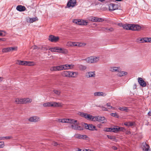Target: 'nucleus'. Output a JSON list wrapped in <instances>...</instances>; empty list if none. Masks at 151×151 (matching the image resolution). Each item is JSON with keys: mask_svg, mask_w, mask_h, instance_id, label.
I'll list each match as a JSON object with an SVG mask.
<instances>
[{"mask_svg": "<svg viewBox=\"0 0 151 151\" xmlns=\"http://www.w3.org/2000/svg\"><path fill=\"white\" fill-rule=\"evenodd\" d=\"M59 37L55 36L53 35H50L49 37V40L52 42H56L59 40Z\"/></svg>", "mask_w": 151, "mask_h": 151, "instance_id": "6", "label": "nucleus"}, {"mask_svg": "<svg viewBox=\"0 0 151 151\" xmlns=\"http://www.w3.org/2000/svg\"><path fill=\"white\" fill-rule=\"evenodd\" d=\"M119 132L122 131L123 132L125 130L124 128L123 127H119Z\"/></svg>", "mask_w": 151, "mask_h": 151, "instance_id": "51", "label": "nucleus"}, {"mask_svg": "<svg viewBox=\"0 0 151 151\" xmlns=\"http://www.w3.org/2000/svg\"><path fill=\"white\" fill-rule=\"evenodd\" d=\"M63 67V70H66L69 69V65L68 64H65L62 65Z\"/></svg>", "mask_w": 151, "mask_h": 151, "instance_id": "34", "label": "nucleus"}, {"mask_svg": "<svg viewBox=\"0 0 151 151\" xmlns=\"http://www.w3.org/2000/svg\"><path fill=\"white\" fill-rule=\"evenodd\" d=\"M50 70L51 71H57L56 66H53L51 67L50 68Z\"/></svg>", "mask_w": 151, "mask_h": 151, "instance_id": "46", "label": "nucleus"}, {"mask_svg": "<svg viewBox=\"0 0 151 151\" xmlns=\"http://www.w3.org/2000/svg\"><path fill=\"white\" fill-rule=\"evenodd\" d=\"M94 72H90L86 73V76L87 78L94 77L95 76Z\"/></svg>", "mask_w": 151, "mask_h": 151, "instance_id": "20", "label": "nucleus"}, {"mask_svg": "<svg viewBox=\"0 0 151 151\" xmlns=\"http://www.w3.org/2000/svg\"><path fill=\"white\" fill-rule=\"evenodd\" d=\"M126 134H131V132L129 131H127L126 132Z\"/></svg>", "mask_w": 151, "mask_h": 151, "instance_id": "63", "label": "nucleus"}, {"mask_svg": "<svg viewBox=\"0 0 151 151\" xmlns=\"http://www.w3.org/2000/svg\"><path fill=\"white\" fill-rule=\"evenodd\" d=\"M6 32L3 30H0V36H5Z\"/></svg>", "mask_w": 151, "mask_h": 151, "instance_id": "40", "label": "nucleus"}, {"mask_svg": "<svg viewBox=\"0 0 151 151\" xmlns=\"http://www.w3.org/2000/svg\"><path fill=\"white\" fill-rule=\"evenodd\" d=\"M71 127L72 128L76 130H82L83 129L82 127L77 124H72Z\"/></svg>", "mask_w": 151, "mask_h": 151, "instance_id": "11", "label": "nucleus"}, {"mask_svg": "<svg viewBox=\"0 0 151 151\" xmlns=\"http://www.w3.org/2000/svg\"><path fill=\"white\" fill-rule=\"evenodd\" d=\"M74 137L76 138L84 140H87V139L88 138V137L86 135H81L78 134H75Z\"/></svg>", "mask_w": 151, "mask_h": 151, "instance_id": "7", "label": "nucleus"}, {"mask_svg": "<svg viewBox=\"0 0 151 151\" xmlns=\"http://www.w3.org/2000/svg\"><path fill=\"white\" fill-rule=\"evenodd\" d=\"M132 29L133 31H139L141 29V27L139 25L137 24H132Z\"/></svg>", "mask_w": 151, "mask_h": 151, "instance_id": "13", "label": "nucleus"}, {"mask_svg": "<svg viewBox=\"0 0 151 151\" xmlns=\"http://www.w3.org/2000/svg\"><path fill=\"white\" fill-rule=\"evenodd\" d=\"M137 88V85L136 83H134L133 86V88L134 89H135Z\"/></svg>", "mask_w": 151, "mask_h": 151, "instance_id": "64", "label": "nucleus"}, {"mask_svg": "<svg viewBox=\"0 0 151 151\" xmlns=\"http://www.w3.org/2000/svg\"><path fill=\"white\" fill-rule=\"evenodd\" d=\"M10 49V51L11 50H17V47H9Z\"/></svg>", "mask_w": 151, "mask_h": 151, "instance_id": "47", "label": "nucleus"}, {"mask_svg": "<svg viewBox=\"0 0 151 151\" xmlns=\"http://www.w3.org/2000/svg\"><path fill=\"white\" fill-rule=\"evenodd\" d=\"M51 107H61L62 106L61 103L55 102H51Z\"/></svg>", "mask_w": 151, "mask_h": 151, "instance_id": "21", "label": "nucleus"}, {"mask_svg": "<svg viewBox=\"0 0 151 151\" xmlns=\"http://www.w3.org/2000/svg\"><path fill=\"white\" fill-rule=\"evenodd\" d=\"M60 53L64 54H66L68 53V51L67 49L62 48V51H61Z\"/></svg>", "mask_w": 151, "mask_h": 151, "instance_id": "39", "label": "nucleus"}, {"mask_svg": "<svg viewBox=\"0 0 151 151\" xmlns=\"http://www.w3.org/2000/svg\"><path fill=\"white\" fill-rule=\"evenodd\" d=\"M147 41L146 40V38H142L140 40V42L144 43L147 42Z\"/></svg>", "mask_w": 151, "mask_h": 151, "instance_id": "41", "label": "nucleus"}, {"mask_svg": "<svg viewBox=\"0 0 151 151\" xmlns=\"http://www.w3.org/2000/svg\"><path fill=\"white\" fill-rule=\"evenodd\" d=\"M2 51L3 52H7L10 51V49L9 47L4 48L2 49Z\"/></svg>", "mask_w": 151, "mask_h": 151, "instance_id": "29", "label": "nucleus"}, {"mask_svg": "<svg viewBox=\"0 0 151 151\" xmlns=\"http://www.w3.org/2000/svg\"><path fill=\"white\" fill-rule=\"evenodd\" d=\"M51 102H48L47 103H44L43 104V106L44 107H51Z\"/></svg>", "mask_w": 151, "mask_h": 151, "instance_id": "30", "label": "nucleus"}, {"mask_svg": "<svg viewBox=\"0 0 151 151\" xmlns=\"http://www.w3.org/2000/svg\"><path fill=\"white\" fill-rule=\"evenodd\" d=\"M77 46L81 47L82 46V43H78V42Z\"/></svg>", "mask_w": 151, "mask_h": 151, "instance_id": "59", "label": "nucleus"}, {"mask_svg": "<svg viewBox=\"0 0 151 151\" xmlns=\"http://www.w3.org/2000/svg\"><path fill=\"white\" fill-rule=\"evenodd\" d=\"M17 64L19 65L28 66H33L35 65L34 63L32 61L18 60Z\"/></svg>", "mask_w": 151, "mask_h": 151, "instance_id": "3", "label": "nucleus"}, {"mask_svg": "<svg viewBox=\"0 0 151 151\" xmlns=\"http://www.w3.org/2000/svg\"><path fill=\"white\" fill-rule=\"evenodd\" d=\"M56 68L57 69V71H59L63 70V67L62 65H60V66H56Z\"/></svg>", "mask_w": 151, "mask_h": 151, "instance_id": "35", "label": "nucleus"}, {"mask_svg": "<svg viewBox=\"0 0 151 151\" xmlns=\"http://www.w3.org/2000/svg\"><path fill=\"white\" fill-rule=\"evenodd\" d=\"M86 61L89 63H96L99 60V58L94 56H91L85 59Z\"/></svg>", "mask_w": 151, "mask_h": 151, "instance_id": "1", "label": "nucleus"}, {"mask_svg": "<svg viewBox=\"0 0 151 151\" xmlns=\"http://www.w3.org/2000/svg\"><path fill=\"white\" fill-rule=\"evenodd\" d=\"M119 71H118L117 73V75L120 77L124 76L126 75L127 74V72H125L124 71H121V70L119 68Z\"/></svg>", "mask_w": 151, "mask_h": 151, "instance_id": "17", "label": "nucleus"}, {"mask_svg": "<svg viewBox=\"0 0 151 151\" xmlns=\"http://www.w3.org/2000/svg\"><path fill=\"white\" fill-rule=\"evenodd\" d=\"M85 127L86 129L91 131H97V129H96V127L92 124H88L87 123H85Z\"/></svg>", "mask_w": 151, "mask_h": 151, "instance_id": "5", "label": "nucleus"}, {"mask_svg": "<svg viewBox=\"0 0 151 151\" xmlns=\"http://www.w3.org/2000/svg\"><path fill=\"white\" fill-rule=\"evenodd\" d=\"M62 48H59L58 47H57V52L60 53L61 51H62Z\"/></svg>", "mask_w": 151, "mask_h": 151, "instance_id": "54", "label": "nucleus"}, {"mask_svg": "<svg viewBox=\"0 0 151 151\" xmlns=\"http://www.w3.org/2000/svg\"><path fill=\"white\" fill-rule=\"evenodd\" d=\"M32 48L33 50H35L37 48V47L36 45H34L32 46Z\"/></svg>", "mask_w": 151, "mask_h": 151, "instance_id": "60", "label": "nucleus"}, {"mask_svg": "<svg viewBox=\"0 0 151 151\" xmlns=\"http://www.w3.org/2000/svg\"><path fill=\"white\" fill-rule=\"evenodd\" d=\"M70 77L75 78L78 74V72L70 71Z\"/></svg>", "mask_w": 151, "mask_h": 151, "instance_id": "24", "label": "nucleus"}, {"mask_svg": "<svg viewBox=\"0 0 151 151\" xmlns=\"http://www.w3.org/2000/svg\"><path fill=\"white\" fill-rule=\"evenodd\" d=\"M29 120L30 122H37L40 120V118L37 116H34L30 117Z\"/></svg>", "mask_w": 151, "mask_h": 151, "instance_id": "9", "label": "nucleus"}, {"mask_svg": "<svg viewBox=\"0 0 151 151\" xmlns=\"http://www.w3.org/2000/svg\"><path fill=\"white\" fill-rule=\"evenodd\" d=\"M119 109L122 111H124L126 112H128L129 111V108L125 106L119 107Z\"/></svg>", "mask_w": 151, "mask_h": 151, "instance_id": "23", "label": "nucleus"}, {"mask_svg": "<svg viewBox=\"0 0 151 151\" xmlns=\"http://www.w3.org/2000/svg\"><path fill=\"white\" fill-rule=\"evenodd\" d=\"M52 144V145L55 146H56L58 145V144L57 143L55 142H53Z\"/></svg>", "mask_w": 151, "mask_h": 151, "instance_id": "56", "label": "nucleus"}, {"mask_svg": "<svg viewBox=\"0 0 151 151\" xmlns=\"http://www.w3.org/2000/svg\"><path fill=\"white\" fill-rule=\"evenodd\" d=\"M32 101V99L29 98L21 99L22 104H25L31 103Z\"/></svg>", "mask_w": 151, "mask_h": 151, "instance_id": "16", "label": "nucleus"}, {"mask_svg": "<svg viewBox=\"0 0 151 151\" xmlns=\"http://www.w3.org/2000/svg\"><path fill=\"white\" fill-rule=\"evenodd\" d=\"M4 146V142H0V148H3Z\"/></svg>", "mask_w": 151, "mask_h": 151, "instance_id": "48", "label": "nucleus"}, {"mask_svg": "<svg viewBox=\"0 0 151 151\" xmlns=\"http://www.w3.org/2000/svg\"><path fill=\"white\" fill-rule=\"evenodd\" d=\"M98 122L102 124L105 123L107 122V120L104 116H98Z\"/></svg>", "mask_w": 151, "mask_h": 151, "instance_id": "14", "label": "nucleus"}, {"mask_svg": "<svg viewBox=\"0 0 151 151\" xmlns=\"http://www.w3.org/2000/svg\"><path fill=\"white\" fill-rule=\"evenodd\" d=\"M110 103H107L106 104V106L108 107V109H110L112 108V106H111Z\"/></svg>", "mask_w": 151, "mask_h": 151, "instance_id": "52", "label": "nucleus"}, {"mask_svg": "<svg viewBox=\"0 0 151 151\" xmlns=\"http://www.w3.org/2000/svg\"><path fill=\"white\" fill-rule=\"evenodd\" d=\"M111 115L115 117L116 118H118L119 117V115L116 113H111Z\"/></svg>", "mask_w": 151, "mask_h": 151, "instance_id": "43", "label": "nucleus"}, {"mask_svg": "<svg viewBox=\"0 0 151 151\" xmlns=\"http://www.w3.org/2000/svg\"><path fill=\"white\" fill-rule=\"evenodd\" d=\"M97 17L93 16L89 18L90 20L93 22H97Z\"/></svg>", "mask_w": 151, "mask_h": 151, "instance_id": "28", "label": "nucleus"}, {"mask_svg": "<svg viewBox=\"0 0 151 151\" xmlns=\"http://www.w3.org/2000/svg\"><path fill=\"white\" fill-rule=\"evenodd\" d=\"M16 9L19 12H22L25 10L26 8L24 6L20 5L17 6Z\"/></svg>", "mask_w": 151, "mask_h": 151, "instance_id": "18", "label": "nucleus"}, {"mask_svg": "<svg viewBox=\"0 0 151 151\" xmlns=\"http://www.w3.org/2000/svg\"><path fill=\"white\" fill-rule=\"evenodd\" d=\"M87 115V114L83 112H80V115L82 117H84L86 119V118Z\"/></svg>", "mask_w": 151, "mask_h": 151, "instance_id": "36", "label": "nucleus"}, {"mask_svg": "<svg viewBox=\"0 0 151 151\" xmlns=\"http://www.w3.org/2000/svg\"><path fill=\"white\" fill-rule=\"evenodd\" d=\"M132 24H126L124 25L123 26V28L126 29L131 30L132 29Z\"/></svg>", "mask_w": 151, "mask_h": 151, "instance_id": "22", "label": "nucleus"}, {"mask_svg": "<svg viewBox=\"0 0 151 151\" xmlns=\"http://www.w3.org/2000/svg\"><path fill=\"white\" fill-rule=\"evenodd\" d=\"M119 127L118 126H115L114 127L112 128V132L115 133H117L119 132Z\"/></svg>", "mask_w": 151, "mask_h": 151, "instance_id": "27", "label": "nucleus"}, {"mask_svg": "<svg viewBox=\"0 0 151 151\" xmlns=\"http://www.w3.org/2000/svg\"><path fill=\"white\" fill-rule=\"evenodd\" d=\"M119 68L115 67H111L110 68V70L112 72H116L119 71Z\"/></svg>", "mask_w": 151, "mask_h": 151, "instance_id": "25", "label": "nucleus"}, {"mask_svg": "<svg viewBox=\"0 0 151 151\" xmlns=\"http://www.w3.org/2000/svg\"><path fill=\"white\" fill-rule=\"evenodd\" d=\"M104 131L107 132H112V128H106L104 129Z\"/></svg>", "mask_w": 151, "mask_h": 151, "instance_id": "38", "label": "nucleus"}, {"mask_svg": "<svg viewBox=\"0 0 151 151\" xmlns=\"http://www.w3.org/2000/svg\"><path fill=\"white\" fill-rule=\"evenodd\" d=\"M86 117L87 118L86 119H87L88 120H91L92 118V116L87 114Z\"/></svg>", "mask_w": 151, "mask_h": 151, "instance_id": "44", "label": "nucleus"}, {"mask_svg": "<svg viewBox=\"0 0 151 151\" xmlns=\"http://www.w3.org/2000/svg\"><path fill=\"white\" fill-rule=\"evenodd\" d=\"M91 120L93 121H98V116H92V118L91 119Z\"/></svg>", "mask_w": 151, "mask_h": 151, "instance_id": "42", "label": "nucleus"}, {"mask_svg": "<svg viewBox=\"0 0 151 151\" xmlns=\"http://www.w3.org/2000/svg\"><path fill=\"white\" fill-rule=\"evenodd\" d=\"M113 4H110L109 6V10L111 11H112L114 10V9L113 8Z\"/></svg>", "mask_w": 151, "mask_h": 151, "instance_id": "37", "label": "nucleus"}, {"mask_svg": "<svg viewBox=\"0 0 151 151\" xmlns=\"http://www.w3.org/2000/svg\"><path fill=\"white\" fill-rule=\"evenodd\" d=\"M94 95L95 96H104L106 95V94L105 93L103 92H96L94 93Z\"/></svg>", "mask_w": 151, "mask_h": 151, "instance_id": "19", "label": "nucleus"}, {"mask_svg": "<svg viewBox=\"0 0 151 151\" xmlns=\"http://www.w3.org/2000/svg\"><path fill=\"white\" fill-rule=\"evenodd\" d=\"M129 122H126L124 123V125L127 126L129 127Z\"/></svg>", "mask_w": 151, "mask_h": 151, "instance_id": "62", "label": "nucleus"}, {"mask_svg": "<svg viewBox=\"0 0 151 151\" xmlns=\"http://www.w3.org/2000/svg\"><path fill=\"white\" fill-rule=\"evenodd\" d=\"M15 101L16 104H22L21 99L16 98L15 99Z\"/></svg>", "mask_w": 151, "mask_h": 151, "instance_id": "31", "label": "nucleus"}, {"mask_svg": "<svg viewBox=\"0 0 151 151\" xmlns=\"http://www.w3.org/2000/svg\"><path fill=\"white\" fill-rule=\"evenodd\" d=\"M142 145L143 146L142 147L143 151H150L149 145L146 142H143L142 143Z\"/></svg>", "mask_w": 151, "mask_h": 151, "instance_id": "10", "label": "nucleus"}, {"mask_svg": "<svg viewBox=\"0 0 151 151\" xmlns=\"http://www.w3.org/2000/svg\"><path fill=\"white\" fill-rule=\"evenodd\" d=\"M104 19L101 18H99L97 17V22H101L103 21Z\"/></svg>", "mask_w": 151, "mask_h": 151, "instance_id": "53", "label": "nucleus"}, {"mask_svg": "<svg viewBox=\"0 0 151 151\" xmlns=\"http://www.w3.org/2000/svg\"><path fill=\"white\" fill-rule=\"evenodd\" d=\"M146 40L147 41V42H151V38H147Z\"/></svg>", "mask_w": 151, "mask_h": 151, "instance_id": "58", "label": "nucleus"}, {"mask_svg": "<svg viewBox=\"0 0 151 151\" xmlns=\"http://www.w3.org/2000/svg\"><path fill=\"white\" fill-rule=\"evenodd\" d=\"M76 3V0H70L67 4V6L68 7H73L75 6Z\"/></svg>", "mask_w": 151, "mask_h": 151, "instance_id": "8", "label": "nucleus"}, {"mask_svg": "<svg viewBox=\"0 0 151 151\" xmlns=\"http://www.w3.org/2000/svg\"><path fill=\"white\" fill-rule=\"evenodd\" d=\"M74 23L79 25H87L88 22L82 19H74L73 20Z\"/></svg>", "mask_w": 151, "mask_h": 151, "instance_id": "4", "label": "nucleus"}, {"mask_svg": "<svg viewBox=\"0 0 151 151\" xmlns=\"http://www.w3.org/2000/svg\"><path fill=\"white\" fill-rule=\"evenodd\" d=\"M53 92H54V93H55L57 95H59L60 93V92L59 91H58L57 90H54L53 91Z\"/></svg>", "mask_w": 151, "mask_h": 151, "instance_id": "50", "label": "nucleus"}, {"mask_svg": "<svg viewBox=\"0 0 151 151\" xmlns=\"http://www.w3.org/2000/svg\"><path fill=\"white\" fill-rule=\"evenodd\" d=\"M58 121L60 122L75 123L77 122V120L69 119H59Z\"/></svg>", "mask_w": 151, "mask_h": 151, "instance_id": "2", "label": "nucleus"}, {"mask_svg": "<svg viewBox=\"0 0 151 151\" xmlns=\"http://www.w3.org/2000/svg\"><path fill=\"white\" fill-rule=\"evenodd\" d=\"M37 20V17L30 18L29 19V22L32 23Z\"/></svg>", "mask_w": 151, "mask_h": 151, "instance_id": "32", "label": "nucleus"}, {"mask_svg": "<svg viewBox=\"0 0 151 151\" xmlns=\"http://www.w3.org/2000/svg\"><path fill=\"white\" fill-rule=\"evenodd\" d=\"M80 68L82 70H85L86 68V66H83L82 65H80Z\"/></svg>", "mask_w": 151, "mask_h": 151, "instance_id": "49", "label": "nucleus"}, {"mask_svg": "<svg viewBox=\"0 0 151 151\" xmlns=\"http://www.w3.org/2000/svg\"><path fill=\"white\" fill-rule=\"evenodd\" d=\"M113 8L114 9V10L118 9V6L117 4H113Z\"/></svg>", "mask_w": 151, "mask_h": 151, "instance_id": "45", "label": "nucleus"}, {"mask_svg": "<svg viewBox=\"0 0 151 151\" xmlns=\"http://www.w3.org/2000/svg\"><path fill=\"white\" fill-rule=\"evenodd\" d=\"M138 81L139 83L142 87H145L146 86V84L145 82L142 78H138Z\"/></svg>", "mask_w": 151, "mask_h": 151, "instance_id": "12", "label": "nucleus"}, {"mask_svg": "<svg viewBox=\"0 0 151 151\" xmlns=\"http://www.w3.org/2000/svg\"><path fill=\"white\" fill-rule=\"evenodd\" d=\"M106 29L107 30H109L110 31H112L113 30V29L112 28H106Z\"/></svg>", "mask_w": 151, "mask_h": 151, "instance_id": "55", "label": "nucleus"}, {"mask_svg": "<svg viewBox=\"0 0 151 151\" xmlns=\"http://www.w3.org/2000/svg\"><path fill=\"white\" fill-rule=\"evenodd\" d=\"M112 148L114 150H117V148L115 146H112Z\"/></svg>", "mask_w": 151, "mask_h": 151, "instance_id": "61", "label": "nucleus"}, {"mask_svg": "<svg viewBox=\"0 0 151 151\" xmlns=\"http://www.w3.org/2000/svg\"><path fill=\"white\" fill-rule=\"evenodd\" d=\"M57 47H51L49 48V50L51 52H57Z\"/></svg>", "mask_w": 151, "mask_h": 151, "instance_id": "33", "label": "nucleus"}, {"mask_svg": "<svg viewBox=\"0 0 151 151\" xmlns=\"http://www.w3.org/2000/svg\"><path fill=\"white\" fill-rule=\"evenodd\" d=\"M70 71H64L61 73V75L63 77L70 78Z\"/></svg>", "mask_w": 151, "mask_h": 151, "instance_id": "15", "label": "nucleus"}, {"mask_svg": "<svg viewBox=\"0 0 151 151\" xmlns=\"http://www.w3.org/2000/svg\"><path fill=\"white\" fill-rule=\"evenodd\" d=\"M78 42H69L68 43V45L70 46H77Z\"/></svg>", "mask_w": 151, "mask_h": 151, "instance_id": "26", "label": "nucleus"}, {"mask_svg": "<svg viewBox=\"0 0 151 151\" xmlns=\"http://www.w3.org/2000/svg\"><path fill=\"white\" fill-rule=\"evenodd\" d=\"M102 110L105 111H107V109L106 108L104 107H102Z\"/></svg>", "mask_w": 151, "mask_h": 151, "instance_id": "57", "label": "nucleus"}]
</instances>
